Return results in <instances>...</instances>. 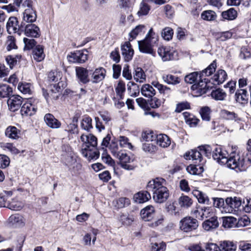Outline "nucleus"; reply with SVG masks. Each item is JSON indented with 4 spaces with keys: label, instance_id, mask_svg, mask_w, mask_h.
<instances>
[{
    "label": "nucleus",
    "instance_id": "c756f323",
    "mask_svg": "<svg viewBox=\"0 0 251 251\" xmlns=\"http://www.w3.org/2000/svg\"><path fill=\"white\" fill-rule=\"evenodd\" d=\"M141 93L143 96L146 98H152L156 93L155 90L152 86L149 84H144L141 88Z\"/></svg>",
    "mask_w": 251,
    "mask_h": 251
},
{
    "label": "nucleus",
    "instance_id": "c03bdc74",
    "mask_svg": "<svg viewBox=\"0 0 251 251\" xmlns=\"http://www.w3.org/2000/svg\"><path fill=\"white\" fill-rule=\"evenodd\" d=\"M121 148L118 146L117 142L113 140L109 146V149L111 153L116 158L124 151L121 149Z\"/></svg>",
    "mask_w": 251,
    "mask_h": 251
},
{
    "label": "nucleus",
    "instance_id": "13d9d810",
    "mask_svg": "<svg viewBox=\"0 0 251 251\" xmlns=\"http://www.w3.org/2000/svg\"><path fill=\"white\" fill-rule=\"evenodd\" d=\"M166 249V243L164 242L152 243L151 251H165Z\"/></svg>",
    "mask_w": 251,
    "mask_h": 251
},
{
    "label": "nucleus",
    "instance_id": "e2e57ef3",
    "mask_svg": "<svg viewBox=\"0 0 251 251\" xmlns=\"http://www.w3.org/2000/svg\"><path fill=\"white\" fill-rule=\"evenodd\" d=\"M125 90V84L123 81H119L115 88V91L117 95L119 97L120 99L123 98V94Z\"/></svg>",
    "mask_w": 251,
    "mask_h": 251
},
{
    "label": "nucleus",
    "instance_id": "393cba45",
    "mask_svg": "<svg viewBox=\"0 0 251 251\" xmlns=\"http://www.w3.org/2000/svg\"><path fill=\"white\" fill-rule=\"evenodd\" d=\"M226 204L230 207L231 211H234L240 210V208L242 205V202L240 198L234 197L227 198L226 199Z\"/></svg>",
    "mask_w": 251,
    "mask_h": 251
},
{
    "label": "nucleus",
    "instance_id": "49530a36",
    "mask_svg": "<svg viewBox=\"0 0 251 251\" xmlns=\"http://www.w3.org/2000/svg\"><path fill=\"white\" fill-rule=\"evenodd\" d=\"M201 18L205 21H212L216 19L217 14L213 10H205L201 13Z\"/></svg>",
    "mask_w": 251,
    "mask_h": 251
},
{
    "label": "nucleus",
    "instance_id": "de8ad7c7",
    "mask_svg": "<svg viewBox=\"0 0 251 251\" xmlns=\"http://www.w3.org/2000/svg\"><path fill=\"white\" fill-rule=\"evenodd\" d=\"M12 93V88L6 84L0 85V98L9 97Z\"/></svg>",
    "mask_w": 251,
    "mask_h": 251
},
{
    "label": "nucleus",
    "instance_id": "052dcab7",
    "mask_svg": "<svg viewBox=\"0 0 251 251\" xmlns=\"http://www.w3.org/2000/svg\"><path fill=\"white\" fill-rule=\"evenodd\" d=\"M217 65L215 61H214L208 67H207L204 70L202 71L201 73V75L203 76H209L210 75L214 72L215 71Z\"/></svg>",
    "mask_w": 251,
    "mask_h": 251
},
{
    "label": "nucleus",
    "instance_id": "338daca9",
    "mask_svg": "<svg viewBox=\"0 0 251 251\" xmlns=\"http://www.w3.org/2000/svg\"><path fill=\"white\" fill-rule=\"evenodd\" d=\"M250 223V218L246 215L243 216L239 218L238 221H237V227H244L249 225Z\"/></svg>",
    "mask_w": 251,
    "mask_h": 251
},
{
    "label": "nucleus",
    "instance_id": "0e129e2a",
    "mask_svg": "<svg viewBox=\"0 0 251 251\" xmlns=\"http://www.w3.org/2000/svg\"><path fill=\"white\" fill-rule=\"evenodd\" d=\"M21 55H16L15 57L12 55H8L6 58V60L10 69H12L13 67L16 64L18 61L20 60L21 58Z\"/></svg>",
    "mask_w": 251,
    "mask_h": 251
},
{
    "label": "nucleus",
    "instance_id": "cd10ccee",
    "mask_svg": "<svg viewBox=\"0 0 251 251\" xmlns=\"http://www.w3.org/2000/svg\"><path fill=\"white\" fill-rule=\"evenodd\" d=\"M236 100L241 103L247 102L249 99V94L246 89L238 90L235 95Z\"/></svg>",
    "mask_w": 251,
    "mask_h": 251
},
{
    "label": "nucleus",
    "instance_id": "58836bf2",
    "mask_svg": "<svg viewBox=\"0 0 251 251\" xmlns=\"http://www.w3.org/2000/svg\"><path fill=\"white\" fill-rule=\"evenodd\" d=\"M134 80L139 83H143L146 81V75L141 68H136L133 75Z\"/></svg>",
    "mask_w": 251,
    "mask_h": 251
},
{
    "label": "nucleus",
    "instance_id": "864d4df0",
    "mask_svg": "<svg viewBox=\"0 0 251 251\" xmlns=\"http://www.w3.org/2000/svg\"><path fill=\"white\" fill-rule=\"evenodd\" d=\"M178 203L181 207L188 208L191 206L193 201L187 196H181L178 199Z\"/></svg>",
    "mask_w": 251,
    "mask_h": 251
},
{
    "label": "nucleus",
    "instance_id": "5701e85b",
    "mask_svg": "<svg viewBox=\"0 0 251 251\" xmlns=\"http://www.w3.org/2000/svg\"><path fill=\"white\" fill-rule=\"evenodd\" d=\"M151 84L158 90L159 93L164 97L168 98L171 96L172 90L170 87L160 84L158 81H153Z\"/></svg>",
    "mask_w": 251,
    "mask_h": 251
},
{
    "label": "nucleus",
    "instance_id": "a878e982",
    "mask_svg": "<svg viewBox=\"0 0 251 251\" xmlns=\"http://www.w3.org/2000/svg\"><path fill=\"white\" fill-rule=\"evenodd\" d=\"M8 222L11 226H22L25 225V219L22 216L17 214L11 215L8 219Z\"/></svg>",
    "mask_w": 251,
    "mask_h": 251
},
{
    "label": "nucleus",
    "instance_id": "4d7b16f0",
    "mask_svg": "<svg viewBox=\"0 0 251 251\" xmlns=\"http://www.w3.org/2000/svg\"><path fill=\"white\" fill-rule=\"evenodd\" d=\"M134 220L133 216L124 214H121L119 218V221L122 224L126 226L130 225Z\"/></svg>",
    "mask_w": 251,
    "mask_h": 251
},
{
    "label": "nucleus",
    "instance_id": "aec40b11",
    "mask_svg": "<svg viewBox=\"0 0 251 251\" xmlns=\"http://www.w3.org/2000/svg\"><path fill=\"white\" fill-rule=\"evenodd\" d=\"M44 121L46 125L51 128H58L61 125V122L56 119L52 114L50 113L46 114L45 115Z\"/></svg>",
    "mask_w": 251,
    "mask_h": 251
},
{
    "label": "nucleus",
    "instance_id": "f257e3e1",
    "mask_svg": "<svg viewBox=\"0 0 251 251\" xmlns=\"http://www.w3.org/2000/svg\"><path fill=\"white\" fill-rule=\"evenodd\" d=\"M166 183L164 179L157 177L150 181L147 185V190L153 193V199L157 203L165 202L169 196Z\"/></svg>",
    "mask_w": 251,
    "mask_h": 251
},
{
    "label": "nucleus",
    "instance_id": "f8f14e48",
    "mask_svg": "<svg viewBox=\"0 0 251 251\" xmlns=\"http://www.w3.org/2000/svg\"><path fill=\"white\" fill-rule=\"evenodd\" d=\"M80 141L82 143L81 148L97 147L98 144L97 138L92 134H83L80 136Z\"/></svg>",
    "mask_w": 251,
    "mask_h": 251
},
{
    "label": "nucleus",
    "instance_id": "72a5a7b5",
    "mask_svg": "<svg viewBox=\"0 0 251 251\" xmlns=\"http://www.w3.org/2000/svg\"><path fill=\"white\" fill-rule=\"evenodd\" d=\"M156 143L159 146L166 148L171 144V140L166 134H160L156 136Z\"/></svg>",
    "mask_w": 251,
    "mask_h": 251
},
{
    "label": "nucleus",
    "instance_id": "a19ab883",
    "mask_svg": "<svg viewBox=\"0 0 251 251\" xmlns=\"http://www.w3.org/2000/svg\"><path fill=\"white\" fill-rule=\"evenodd\" d=\"M236 245L233 242L224 241L220 245V251H235Z\"/></svg>",
    "mask_w": 251,
    "mask_h": 251
},
{
    "label": "nucleus",
    "instance_id": "a211bd4d",
    "mask_svg": "<svg viewBox=\"0 0 251 251\" xmlns=\"http://www.w3.org/2000/svg\"><path fill=\"white\" fill-rule=\"evenodd\" d=\"M106 71L102 67H99L95 70L92 74V82L93 83H98L102 81L106 75Z\"/></svg>",
    "mask_w": 251,
    "mask_h": 251
},
{
    "label": "nucleus",
    "instance_id": "4be33fe9",
    "mask_svg": "<svg viewBox=\"0 0 251 251\" xmlns=\"http://www.w3.org/2000/svg\"><path fill=\"white\" fill-rule=\"evenodd\" d=\"M227 74L224 70H218L212 78L211 83L214 85L222 84L226 80Z\"/></svg>",
    "mask_w": 251,
    "mask_h": 251
},
{
    "label": "nucleus",
    "instance_id": "603ef678",
    "mask_svg": "<svg viewBox=\"0 0 251 251\" xmlns=\"http://www.w3.org/2000/svg\"><path fill=\"white\" fill-rule=\"evenodd\" d=\"M78 160L73 151H70L65 155L64 162L68 168Z\"/></svg>",
    "mask_w": 251,
    "mask_h": 251
},
{
    "label": "nucleus",
    "instance_id": "412c9836",
    "mask_svg": "<svg viewBox=\"0 0 251 251\" xmlns=\"http://www.w3.org/2000/svg\"><path fill=\"white\" fill-rule=\"evenodd\" d=\"M219 226L217 217H212L205 221L202 224V227L206 231H211L217 228Z\"/></svg>",
    "mask_w": 251,
    "mask_h": 251
},
{
    "label": "nucleus",
    "instance_id": "9d476101",
    "mask_svg": "<svg viewBox=\"0 0 251 251\" xmlns=\"http://www.w3.org/2000/svg\"><path fill=\"white\" fill-rule=\"evenodd\" d=\"M228 153L226 151H223L219 146H214L212 157L214 160L221 164H225L227 160Z\"/></svg>",
    "mask_w": 251,
    "mask_h": 251
},
{
    "label": "nucleus",
    "instance_id": "4468645a",
    "mask_svg": "<svg viewBox=\"0 0 251 251\" xmlns=\"http://www.w3.org/2000/svg\"><path fill=\"white\" fill-rule=\"evenodd\" d=\"M23 102V98L19 95H13L9 97L7 100V104L10 111L15 112L18 110Z\"/></svg>",
    "mask_w": 251,
    "mask_h": 251
},
{
    "label": "nucleus",
    "instance_id": "c9c22d12",
    "mask_svg": "<svg viewBox=\"0 0 251 251\" xmlns=\"http://www.w3.org/2000/svg\"><path fill=\"white\" fill-rule=\"evenodd\" d=\"M202 152L199 149L198 150H192L191 151L186 152L184 157L186 159H193L201 162L202 160Z\"/></svg>",
    "mask_w": 251,
    "mask_h": 251
},
{
    "label": "nucleus",
    "instance_id": "09e8293b",
    "mask_svg": "<svg viewBox=\"0 0 251 251\" xmlns=\"http://www.w3.org/2000/svg\"><path fill=\"white\" fill-rule=\"evenodd\" d=\"M130 203L129 199L127 198H120L114 201V204L115 207L118 208H122L128 206Z\"/></svg>",
    "mask_w": 251,
    "mask_h": 251
},
{
    "label": "nucleus",
    "instance_id": "f3484780",
    "mask_svg": "<svg viewBox=\"0 0 251 251\" xmlns=\"http://www.w3.org/2000/svg\"><path fill=\"white\" fill-rule=\"evenodd\" d=\"M76 75L78 81L83 84H86L90 81L88 71L86 68L77 67L75 68Z\"/></svg>",
    "mask_w": 251,
    "mask_h": 251
},
{
    "label": "nucleus",
    "instance_id": "ea45409f",
    "mask_svg": "<svg viewBox=\"0 0 251 251\" xmlns=\"http://www.w3.org/2000/svg\"><path fill=\"white\" fill-rule=\"evenodd\" d=\"M211 96L216 100H224L226 97V93L223 89L218 88L211 92Z\"/></svg>",
    "mask_w": 251,
    "mask_h": 251
},
{
    "label": "nucleus",
    "instance_id": "473e14b6",
    "mask_svg": "<svg viewBox=\"0 0 251 251\" xmlns=\"http://www.w3.org/2000/svg\"><path fill=\"white\" fill-rule=\"evenodd\" d=\"M45 57L44 48L42 45L37 46L33 50V57L38 62L42 61Z\"/></svg>",
    "mask_w": 251,
    "mask_h": 251
},
{
    "label": "nucleus",
    "instance_id": "dca6fc26",
    "mask_svg": "<svg viewBox=\"0 0 251 251\" xmlns=\"http://www.w3.org/2000/svg\"><path fill=\"white\" fill-rule=\"evenodd\" d=\"M155 208L149 205L142 209L140 211L141 218L145 221H151L154 217Z\"/></svg>",
    "mask_w": 251,
    "mask_h": 251
},
{
    "label": "nucleus",
    "instance_id": "6e6552de",
    "mask_svg": "<svg viewBox=\"0 0 251 251\" xmlns=\"http://www.w3.org/2000/svg\"><path fill=\"white\" fill-rule=\"evenodd\" d=\"M84 147L81 148V153L88 161L95 160L99 157L100 152L96 148V147Z\"/></svg>",
    "mask_w": 251,
    "mask_h": 251
},
{
    "label": "nucleus",
    "instance_id": "bf43d9fd",
    "mask_svg": "<svg viewBox=\"0 0 251 251\" xmlns=\"http://www.w3.org/2000/svg\"><path fill=\"white\" fill-rule=\"evenodd\" d=\"M81 126L83 129L87 131L92 128V119L88 116L84 117L81 123Z\"/></svg>",
    "mask_w": 251,
    "mask_h": 251
},
{
    "label": "nucleus",
    "instance_id": "8fccbe9b",
    "mask_svg": "<svg viewBox=\"0 0 251 251\" xmlns=\"http://www.w3.org/2000/svg\"><path fill=\"white\" fill-rule=\"evenodd\" d=\"M199 112L202 120L205 121H209L210 120L211 110L209 107L204 106L201 107Z\"/></svg>",
    "mask_w": 251,
    "mask_h": 251
},
{
    "label": "nucleus",
    "instance_id": "680f3d73",
    "mask_svg": "<svg viewBox=\"0 0 251 251\" xmlns=\"http://www.w3.org/2000/svg\"><path fill=\"white\" fill-rule=\"evenodd\" d=\"M232 36V32L227 31L217 33L216 34V38L217 40L220 41H225L228 39H230Z\"/></svg>",
    "mask_w": 251,
    "mask_h": 251
},
{
    "label": "nucleus",
    "instance_id": "b1692460",
    "mask_svg": "<svg viewBox=\"0 0 251 251\" xmlns=\"http://www.w3.org/2000/svg\"><path fill=\"white\" fill-rule=\"evenodd\" d=\"M149 191L148 190L141 191L135 194L133 197L134 201L139 203H142L149 201L151 198Z\"/></svg>",
    "mask_w": 251,
    "mask_h": 251
},
{
    "label": "nucleus",
    "instance_id": "1a4fd4ad",
    "mask_svg": "<svg viewBox=\"0 0 251 251\" xmlns=\"http://www.w3.org/2000/svg\"><path fill=\"white\" fill-rule=\"evenodd\" d=\"M204 81L201 80L197 83L194 84L192 89L195 91L197 96H200L205 94L210 87V81L208 82L206 78Z\"/></svg>",
    "mask_w": 251,
    "mask_h": 251
},
{
    "label": "nucleus",
    "instance_id": "37998d69",
    "mask_svg": "<svg viewBox=\"0 0 251 251\" xmlns=\"http://www.w3.org/2000/svg\"><path fill=\"white\" fill-rule=\"evenodd\" d=\"M223 226L225 228L237 227V219L233 217H226L223 218Z\"/></svg>",
    "mask_w": 251,
    "mask_h": 251
},
{
    "label": "nucleus",
    "instance_id": "6ab92c4d",
    "mask_svg": "<svg viewBox=\"0 0 251 251\" xmlns=\"http://www.w3.org/2000/svg\"><path fill=\"white\" fill-rule=\"evenodd\" d=\"M37 16L36 12L32 7L26 8L23 13V21L25 24H32L36 20Z\"/></svg>",
    "mask_w": 251,
    "mask_h": 251
},
{
    "label": "nucleus",
    "instance_id": "6e6d98bb",
    "mask_svg": "<svg viewBox=\"0 0 251 251\" xmlns=\"http://www.w3.org/2000/svg\"><path fill=\"white\" fill-rule=\"evenodd\" d=\"M198 149L201 151L202 155H205L206 157L210 158L212 156L213 148L209 145H205L200 146Z\"/></svg>",
    "mask_w": 251,
    "mask_h": 251
},
{
    "label": "nucleus",
    "instance_id": "0eeeda50",
    "mask_svg": "<svg viewBox=\"0 0 251 251\" xmlns=\"http://www.w3.org/2000/svg\"><path fill=\"white\" fill-rule=\"evenodd\" d=\"M117 158L119 159L120 164L123 169L127 170H132L134 169V166L130 164L134 161V158L127 154L125 151Z\"/></svg>",
    "mask_w": 251,
    "mask_h": 251
},
{
    "label": "nucleus",
    "instance_id": "7c9ffc66",
    "mask_svg": "<svg viewBox=\"0 0 251 251\" xmlns=\"http://www.w3.org/2000/svg\"><path fill=\"white\" fill-rule=\"evenodd\" d=\"M162 79L168 84L176 85L180 82V78L172 74H164L162 76Z\"/></svg>",
    "mask_w": 251,
    "mask_h": 251
},
{
    "label": "nucleus",
    "instance_id": "39448f33",
    "mask_svg": "<svg viewBox=\"0 0 251 251\" xmlns=\"http://www.w3.org/2000/svg\"><path fill=\"white\" fill-rule=\"evenodd\" d=\"M22 31L28 37L37 38L40 36V30L38 26L33 24H25V22H22Z\"/></svg>",
    "mask_w": 251,
    "mask_h": 251
},
{
    "label": "nucleus",
    "instance_id": "e433bc0d",
    "mask_svg": "<svg viewBox=\"0 0 251 251\" xmlns=\"http://www.w3.org/2000/svg\"><path fill=\"white\" fill-rule=\"evenodd\" d=\"M20 131L17 127L13 126H9L5 130V134L8 138L16 139L19 138Z\"/></svg>",
    "mask_w": 251,
    "mask_h": 251
},
{
    "label": "nucleus",
    "instance_id": "79ce46f5",
    "mask_svg": "<svg viewBox=\"0 0 251 251\" xmlns=\"http://www.w3.org/2000/svg\"><path fill=\"white\" fill-rule=\"evenodd\" d=\"M148 0H143L140 5L139 10L137 12L138 16H142L147 15L151 7L148 4Z\"/></svg>",
    "mask_w": 251,
    "mask_h": 251
},
{
    "label": "nucleus",
    "instance_id": "3c124183",
    "mask_svg": "<svg viewBox=\"0 0 251 251\" xmlns=\"http://www.w3.org/2000/svg\"><path fill=\"white\" fill-rule=\"evenodd\" d=\"M68 169L73 175L76 176L80 173L82 169V165L79 160H77L70 166Z\"/></svg>",
    "mask_w": 251,
    "mask_h": 251
},
{
    "label": "nucleus",
    "instance_id": "9b49d317",
    "mask_svg": "<svg viewBox=\"0 0 251 251\" xmlns=\"http://www.w3.org/2000/svg\"><path fill=\"white\" fill-rule=\"evenodd\" d=\"M22 23L20 25L18 24L17 18L11 17L9 18L6 24L7 30L9 33H17L19 35L22 33Z\"/></svg>",
    "mask_w": 251,
    "mask_h": 251
},
{
    "label": "nucleus",
    "instance_id": "2f4dec72",
    "mask_svg": "<svg viewBox=\"0 0 251 251\" xmlns=\"http://www.w3.org/2000/svg\"><path fill=\"white\" fill-rule=\"evenodd\" d=\"M192 194L197 199L199 203L206 204H209V199L206 194L198 190H194Z\"/></svg>",
    "mask_w": 251,
    "mask_h": 251
},
{
    "label": "nucleus",
    "instance_id": "c85d7f7f",
    "mask_svg": "<svg viewBox=\"0 0 251 251\" xmlns=\"http://www.w3.org/2000/svg\"><path fill=\"white\" fill-rule=\"evenodd\" d=\"M50 91L48 93V97L45 96L46 99L48 100L49 98L51 99L56 100L59 97V92L61 90V87L59 86V83L58 84H53L50 85Z\"/></svg>",
    "mask_w": 251,
    "mask_h": 251
},
{
    "label": "nucleus",
    "instance_id": "bb28decb",
    "mask_svg": "<svg viewBox=\"0 0 251 251\" xmlns=\"http://www.w3.org/2000/svg\"><path fill=\"white\" fill-rule=\"evenodd\" d=\"M36 110L34 105L29 102H26L22 106L21 112L23 116H31L35 113Z\"/></svg>",
    "mask_w": 251,
    "mask_h": 251
},
{
    "label": "nucleus",
    "instance_id": "4c0bfd02",
    "mask_svg": "<svg viewBox=\"0 0 251 251\" xmlns=\"http://www.w3.org/2000/svg\"><path fill=\"white\" fill-rule=\"evenodd\" d=\"M146 30L147 28L144 25H140L136 26L129 33L130 38H131V40H133L137 36L141 35L145 33Z\"/></svg>",
    "mask_w": 251,
    "mask_h": 251
},
{
    "label": "nucleus",
    "instance_id": "ddd939ff",
    "mask_svg": "<svg viewBox=\"0 0 251 251\" xmlns=\"http://www.w3.org/2000/svg\"><path fill=\"white\" fill-rule=\"evenodd\" d=\"M69 57L70 61L83 63L88 59V51L87 50L76 51Z\"/></svg>",
    "mask_w": 251,
    "mask_h": 251
},
{
    "label": "nucleus",
    "instance_id": "423d86ee",
    "mask_svg": "<svg viewBox=\"0 0 251 251\" xmlns=\"http://www.w3.org/2000/svg\"><path fill=\"white\" fill-rule=\"evenodd\" d=\"M199 226L198 221L191 217H186L180 222V228L184 232L196 229Z\"/></svg>",
    "mask_w": 251,
    "mask_h": 251
},
{
    "label": "nucleus",
    "instance_id": "a18cd8bd",
    "mask_svg": "<svg viewBox=\"0 0 251 251\" xmlns=\"http://www.w3.org/2000/svg\"><path fill=\"white\" fill-rule=\"evenodd\" d=\"M222 17L227 20H234L237 16V12L233 8H231L222 13Z\"/></svg>",
    "mask_w": 251,
    "mask_h": 251
},
{
    "label": "nucleus",
    "instance_id": "7ed1b4c3",
    "mask_svg": "<svg viewBox=\"0 0 251 251\" xmlns=\"http://www.w3.org/2000/svg\"><path fill=\"white\" fill-rule=\"evenodd\" d=\"M227 155V160L225 162L227 167L232 169H238L242 171L245 169L244 156L240 153H237L235 151H232L229 156Z\"/></svg>",
    "mask_w": 251,
    "mask_h": 251
},
{
    "label": "nucleus",
    "instance_id": "5fc2aeb1",
    "mask_svg": "<svg viewBox=\"0 0 251 251\" xmlns=\"http://www.w3.org/2000/svg\"><path fill=\"white\" fill-rule=\"evenodd\" d=\"M221 115L222 117L227 120L237 121L239 119L237 114L233 112L228 111L226 110L221 111Z\"/></svg>",
    "mask_w": 251,
    "mask_h": 251
},
{
    "label": "nucleus",
    "instance_id": "774afa93",
    "mask_svg": "<svg viewBox=\"0 0 251 251\" xmlns=\"http://www.w3.org/2000/svg\"><path fill=\"white\" fill-rule=\"evenodd\" d=\"M173 30L170 27H166L162 31V37L166 40H170L173 37Z\"/></svg>",
    "mask_w": 251,
    "mask_h": 251
},
{
    "label": "nucleus",
    "instance_id": "69168bd1",
    "mask_svg": "<svg viewBox=\"0 0 251 251\" xmlns=\"http://www.w3.org/2000/svg\"><path fill=\"white\" fill-rule=\"evenodd\" d=\"M31 85L29 83H24L19 84L18 88L22 93L25 94L31 93Z\"/></svg>",
    "mask_w": 251,
    "mask_h": 251
},
{
    "label": "nucleus",
    "instance_id": "2eb2a0df",
    "mask_svg": "<svg viewBox=\"0 0 251 251\" xmlns=\"http://www.w3.org/2000/svg\"><path fill=\"white\" fill-rule=\"evenodd\" d=\"M122 55L126 62L130 61L134 54V50L129 42H126L121 45Z\"/></svg>",
    "mask_w": 251,
    "mask_h": 251
},
{
    "label": "nucleus",
    "instance_id": "f03ea898",
    "mask_svg": "<svg viewBox=\"0 0 251 251\" xmlns=\"http://www.w3.org/2000/svg\"><path fill=\"white\" fill-rule=\"evenodd\" d=\"M158 40V35L153 31L152 28H151L145 39L138 42L139 50L154 56L155 52L153 47L157 44Z\"/></svg>",
    "mask_w": 251,
    "mask_h": 251
},
{
    "label": "nucleus",
    "instance_id": "20e7f679",
    "mask_svg": "<svg viewBox=\"0 0 251 251\" xmlns=\"http://www.w3.org/2000/svg\"><path fill=\"white\" fill-rule=\"evenodd\" d=\"M157 53L163 61H167L176 58L177 52L171 47H160L158 48Z\"/></svg>",
    "mask_w": 251,
    "mask_h": 251
},
{
    "label": "nucleus",
    "instance_id": "f704fd0d",
    "mask_svg": "<svg viewBox=\"0 0 251 251\" xmlns=\"http://www.w3.org/2000/svg\"><path fill=\"white\" fill-rule=\"evenodd\" d=\"M183 116L184 118L185 122L190 127L196 126L200 120L196 118L194 115L190 114L189 113L185 112L183 113Z\"/></svg>",
    "mask_w": 251,
    "mask_h": 251
}]
</instances>
